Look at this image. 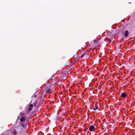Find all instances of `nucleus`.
Segmentation results:
<instances>
[{"label": "nucleus", "mask_w": 135, "mask_h": 135, "mask_svg": "<svg viewBox=\"0 0 135 135\" xmlns=\"http://www.w3.org/2000/svg\"><path fill=\"white\" fill-rule=\"evenodd\" d=\"M40 102H39V103H38V107L40 105Z\"/></svg>", "instance_id": "f3484780"}, {"label": "nucleus", "mask_w": 135, "mask_h": 135, "mask_svg": "<svg viewBox=\"0 0 135 135\" xmlns=\"http://www.w3.org/2000/svg\"><path fill=\"white\" fill-rule=\"evenodd\" d=\"M84 54H83V55H82V56H81V58L83 57L84 56Z\"/></svg>", "instance_id": "dca6fc26"}, {"label": "nucleus", "mask_w": 135, "mask_h": 135, "mask_svg": "<svg viewBox=\"0 0 135 135\" xmlns=\"http://www.w3.org/2000/svg\"><path fill=\"white\" fill-rule=\"evenodd\" d=\"M33 106V105L32 104H30V105L29 107H28V110L29 111H30L32 110Z\"/></svg>", "instance_id": "423d86ee"}, {"label": "nucleus", "mask_w": 135, "mask_h": 135, "mask_svg": "<svg viewBox=\"0 0 135 135\" xmlns=\"http://www.w3.org/2000/svg\"><path fill=\"white\" fill-rule=\"evenodd\" d=\"M94 128L95 127L93 125H91L89 128V130L91 131H93Z\"/></svg>", "instance_id": "7ed1b4c3"}, {"label": "nucleus", "mask_w": 135, "mask_h": 135, "mask_svg": "<svg viewBox=\"0 0 135 135\" xmlns=\"http://www.w3.org/2000/svg\"><path fill=\"white\" fill-rule=\"evenodd\" d=\"M127 94L124 93H122L121 95V96L123 98H125L127 97Z\"/></svg>", "instance_id": "f03ea898"}, {"label": "nucleus", "mask_w": 135, "mask_h": 135, "mask_svg": "<svg viewBox=\"0 0 135 135\" xmlns=\"http://www.w3.org/2000/svg\"><path fill=\"white\" fill-rule=\"evenodd\" d=\"M25 114L24 113H22V112H21L20 113V116H21V117H23V116Z\"/></svg>", "instance_id": "6e6552de"}, {"label": "nucleus", "mask_w": 135, "mask_h": 135, "mask_svg": "<svg viewBox=\"0 0 135 135\" xmlns=\"http://www.w3.org/2000/svg\"><path fill=\"white\" fill-rule=\"evenodd\" d=\"M37 102H35L34 104V105L35 107H36L37 106Z\"/></svg>", "instance_id": "f8f14e48"}, {"label": "nucleus", "mask_w": 135, "mask_h": 135, "mask_svg": "<svg viewBox=\"0 0 135 135\" xmlns=\"http://www.w3.org/2000/svg\"><path fill=\"white\" fill-rule=\"evenodd\" d=\"M13 132L15 135H16L17 133V132L15 130Z\"/></svg>", "instance_id": "9b49d317"}, {"label": "nucleus", "mask_w": 135, "mask_h": 135, "mask_svg": "<svg viewBox=\"0 0 135 135\" xmlns=\"http://www.w3.org/2000/svg\"><path fill=\"white\" fill-rule=\"evenodd\" d=\"M21 126H22L23 127H24V124L22 123L21 124Z\"/></svg>", "instance_id": "2eb2a0df"}, {"label": "nucleus", "mask_w": 135, "mask_h": 135, "mask_svg": "<svg viewBox=\"0 0 135 135\" xmlns=\"http://www.w3.org/2000/svg\"><path fill=\"white\" fill-rule=\"evenodd\" d=\"M53 87H52V86L50 88H47L45 90V93L47 94L50 93L51 90H53Z\"/></svg>", "instance_id": "f257e3e1"}, {"label": "nucleus", "mask_w": 135, "mask_h": 135, "mask_svg": "<svg viewBox=\"0 0 135 135\" xmlns=\"http://www.w3.org/2000/svg\"><path fill=\"white\" fill-rule=\"evenodd\" d=\"M105 40L106 41H107L108 42H110L111 41L110 39H109L108 38H106Z\"/></svg>", "instance_id": "9d476101"}, {"label": "nucleus", "mask_w": 135, "mask_h": 135, "mask_svg": "<svg viewBox=\"0 0 135 135\" xmlns=\"http://www.w3.org/2000/svg\"><path fill=\"white\" fill-rule=\"evenodd\" d=\"M25 120V117H21L20 119V121L21 122H22Z\"/></svg>", "instance_id": "0eeeda50"}, {"label": "nucleus", "mask_w": 135, "mask_h": 135, "mask_svg": "<svg viewBox=\"0 0 135 135\" xmlns=\"http://www.w3.org/2000/svg\"><path fill=\"white\" fill-rule=\"evenodd\" d=\"M94 42V45L97 44H98L99 43V41L95 39L93 41Z\"/></svg>", "instance_id": "20e7f679"}, {"label": "nucleus", "mask_w": 135, "mask_h": 135, "mask_svg": "<svg viewBox=\"0 0 135 135\" xmlns=\"http://www.w3.org/2000/svg\"><path fill=\"white\" fill-rule=\"evenodd\" d=\"M85 129L84 131H85Z\"/></svg>", "instance_id": "a211bd4d"}, {"label": "nucleus", "mask_w": 135, "mask_h": 135, "mask_svg": "<svg viewBox=\"0 0 135 135\" xmlns=\"http://www.w3.org/2000/svg\"><path fill=\"white\" fill-rule=\"evenodd\" d=\"M33 97L34 98H36L37 97V96L35 94L33 95Z\"/></svg>", "instance_id": "ddd939ff"}, {"label": "nucleus", "mask_w": 135, "mask_h": 135, "mask_svg": "<svg viewBox=\"0 0 135 135\" xmlns=\"http://www.w3.org/2000/svg\"><path fill=\"white\" fill-rule=\"evenodd\" d=\"M135 27H131V29L132 30H134V29L135 28Z\"/></svg>", "instance_id": "4468645a"}, {"label": "nucleus", "mask_w": 135, "mask_h": 135, "mask_svg": "<svg viewBox=\"0 0 135 135\" xmlns=\"http://www.w3.org/2000/svg\"><path fill=\"white\" fill-rule=\"evenodd\" d=\"M98 108V107L97 105H95V106L93 109V110H95L96 109H97Z\"/></svg>", "instance_id": "1a4fd4ad"}, {"label": "nucleus", "mask_w": 135, "mask_h": 135, "mask_svg": "<svg viewBox=\"0 0 135 135\" xmlns=\"http://www.w3.org/2000/svg\"><path fill=\"white\" fill-rule=\"evenodd\" d=\"M128 34L129 33L128 31L127 30H126L124 33V35L125 37H127L128 36Z\"/></svg>", "instance_id": "39448f33"}]
</instances>
